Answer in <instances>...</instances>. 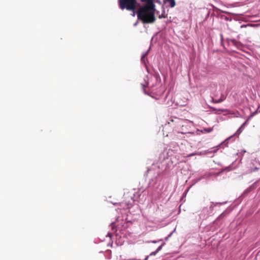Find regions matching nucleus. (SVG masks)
Here are the masks:
<instances>
[{"label":"nucleus","mask_w":260,"mask_h":260,"mask_svg":"<svg viewBox=\"0 0 260 260\" xmlns=\"http://www.w3.org/2000/svg\"><path fill=\"white\" fill-rule=\"evenodd\" d=\"M142 5L138 6L135 10H128L132 13L131 15L135 17L137 16L138 20L143 23H153L155 20V13L156 11L155 5L154 0H140Z\"/></svg>","instance_id":"obj_1"},{"label":"nucleus","mask_w":260,"mask_h":260,"mask_svg":"<svg viewBox=\"0 0 260 260\" xmlns=\"http://www.w3.org/2000/svg\"><path fill=\"white\" fill-rule=\"evenodd\" d=\"M119 8L121 10H135L140 5L137 0H118Z\"/></svg>","instance_id":"obj_2"},{"label":"nucleus","mask_w":260,"mask_h":260,"mask_svg":"<svg viewBox=\"0 0 260 260\" xmlns=\"http://www.w3.org/2000/svg\"><path fill=\"white\" fill-rule=\"evenodd\" d=\"M172 122H174L177 125L178 127L182 126L183 127L184 126V124L188 121L187 120H184L181 119H179L178 118H175L174 119L172 120Z\"/></svg>","instance_id":"obj_3"},{"label":"nucleus","mask_w":260,"mask_h":260,"mask_svg":"<svg viewBox=\"0 0 260 260\" xmlns=\"http://www.w3.org/2000/svg\"><path fill=\"white\" fill-rule=\"evenodd\" d=\"M208 210L207 207H204L199 214L200 218L203 219L206 218L208 214Z\"/></svg>","instance_id":"obj_4"},{"label":"nucleus","mask_w":260,"mask_h":260,"mask_svg":"<svg viewBox=\"0 0 260 260\" xmlns=\"http://www.w3.org/2000/svg\"><path fill=\"white\" fill-rule=\"evenodd\" d=\"M255 183H253L251 185H250L249 187H248L246 189L244 190L243 193L242 194V197H246L250 192L253 190L254 188Z\"/></svg>","instance_id":"obj_5"},{"label":"nucleus","mask_w":260,"mask_h":260,"mask_svg":"<svg viewBox=\"0 0 260 260\" xmlns=\"http://www.w3.org/2000/svg\"><path fill=\"white\" fill-rule=\"evenodd\" d=\"M165 4L168 5L170 7L173 8L176 5L175 0H163Z\"/></svg>","instance_id":"obj_6"},{"label":"nucleus","mask_w":260,"mask_h":260,"mask_svg":"<svg viewBox=\"0 0 260 260\" xmlns=\"http://www.w3.org/2000/svg\"><path fill=\"white\" fill-rule=\"evenodd\" d=\"M226 99V96L223 94H221V96H220V98L219 99V100H216V99H213L211 101V102L213 103H221L223 101H224Z\"/></svg>","instance_id":"obj_7"},{"label":"nucleus","mask_w":260,"mask_h":260,"mask_svg":"<svg viewBox=\"0 0 260 260\" xmlns=\"http://www.w3.org/2000/svg\"><path fill=\"white\" fill-rule=\"evenodd\" d=\"M150 48L145 52L143 53L141 56V61L144 63V64L145 65V66H147V59H145V57L147 55L149 51Z\"/></svg>","instance_id":"obj_8"},{"label":"nucleus","mask_w":260,"mask_h":260,"mask_svg":"<svg viewBox=\"0 0 260 260\" xmlns=\"http://www.w3.org/2000/svg\"><path fill=\"white\" fill-rule=\"evenodd\" d=\"M217 150V149H216L215 148H210L208 150H205L206 151V155H209V154H213L214 153H215V152H216Z\"/></svg>","instance_id":"obj_9"},{"label":"nucleus","mask_w":260,"mask_h":260,"mask_svg":"<svg viewBox=\"0 0 260 260\" xmlns=\"http://www.w3.org/2000/svg\"><path fill=\"white\" fill-rule=\"evenodd\" d=\"M165 243H162L161 245H160L155 251L152 252L148 256L155 255L161 249L162 246L164 245Z\"/></svg>","instance_id":"obj_10"},{"label":"nucleus","mask_w":260,"mask_h":260,"mask_svg":"<svg viewBox=\"0 0 260 260\" xmlns=\"http://www.w3.org/2000/svg\"><path fill=\"white\" fill-rule=\"evenodd\" d=\"M210 109H211L212 110V111H214V113L215 114H218V112H224V110H223V109H217L215 108H214L213 107H211V106H209V107Z\"/></svg>","instance_id":"obj_11"},{"label":"nucleus","mask_w":260,"mask_h":260,"mask_svg":"<svg viewBox=\"0 0 260 260\" xmlns=\"http://www.w3.org/2000/svg\"><path fill=\"white\" fill-rule=\"evenodd\" d=\"M247 124V121H245L241 126L239 128V129L237 130V133L238 134H240L242 132L243 129L244 128V127Z\"/></svg>","instance_id":"obj_12"},{"label":"nucleus","mask_w":260,"mask_h":260,"mask_svg":"<svg viewBox=\"0 0 260 260\" xmlns=\"http://www.w3.org/2000/svg\"><path fill=\"white\" fill-rule=\"evenodd\" d=\"M145 81L146 83V86L149 87L150 88V89H151V90H152V88L154 86L153 84H151L150 81H146V80H145Z\"/></svg>","instance_id":"obj_13"},{"label":"nucleus","mask_w":260,"mask_h":260,"mask_svg":"<svg viewBox=\"0 0 260 260\" xmlns=\"http://www.w3.org/2000/svg\"><path fill=\"white\" fill-rule=\"evenodd\" d=\"M141 85L142 86V88L143 89V91H144V93L145 94H148V95H149L150 94V92H152L153 91H146V89H145V84H141Z\"/></svg>","instance_id":"obj_14"},{"label":"nucleus","mask_w":260,"mask_h":260,"mask_svg":"<svg viewBox=\"0 0 260 260\" xmlns=\"http://www.w3.org/2000/svg\"><path fill=\"white\" fill-rule=\"evenodd\" d=\"M224 171H230V167H226L224 169H222L220 172H219L218 173H216L215 174L216 176H218L220 174V173H221L222 172H223Z\"/></svg>","instance_id":"obj_15"},{"label":"nucleus","mask_w":260,"mask_h":260,"mask_svg":"<svg viewBox=\"0 0 260 260\" xmlns=\"http://www.w3.org/2000/svg\"><path fill=\"white\" fill-rule=\"evenodd\" d=\"M227 215L225 211L223 212L216 219V220L223 218Z\"/></svg>","instance_id":"obj_16"},{"label":"nucleus","mask_w":260,"mask_h":260,"mask_svg":"<svg viewBox=\"0 0 260 260\" xmlns=\"http://www.w3.org/2000/svg\"><path fill=\"white\" fill-rule=\"evenodd\" d=\"M206 152L205 150H203L201 151L196 152L195 154L197 155H206Z\"/></svg>","instance_id":"obj_17"},{"label":"nucleus","mask_w":260,"mask_h":260,"mask_svg":"<svg viewBox=\"0 0 260 260\" xmlns=\"http://www.w3.org/2000/svg\"><path fill=\"white\" fill-rule=\"evenodd\" d=\"M167 17V16L165 14V10H164L162 12V13L161 14V15H159L158 16V18L159 19H161V18H166Z\"/></svg>","instance_id":"obj_18"},{"label":"nucleus","mask_w":260,"mask_h":260,"mask_svg":"<svg viewBox=\"0 0 260 260\" xmlns=\"http://www.w3.org/2000/svg\"><path fill=\"white\" fill-rule=\"evenodd\" d=\"M213 131V128L212 127H208V128H205L203 129V131L207 133H210L212 131Z\"/></svg>","instance_id":"obj_19"},{"label":"nucleus","mask_w":260,"mask_h":260,"mask_svg":"<svg viewBox=\"0 0 260 260\" xmlns=\"http://www.w3.org/2000/svg\"><path fill=\"white\" fill-rule=\"evenodd\" d=\"M258 112H260V106H258L257 109L255 111H254L253 112H252L251 114L254 116L256 114H257Z\"/></svg>","instance_id":"obj_20"},{"label":"nucleus","mask_w":260,"mask_h":260,"mask_svg":"<svg viewBox=\"0 0 260 260\" xmlns=\"http://www.w3.org/2000/svg\"><path fill=\"white\" fill-rule=\"evenodd\" d=\"M233 136H231V137H229L228 139H226L223 142V144L225 145V146H227L228 145V141L231 139Z\"/></svg>","instance_id":"obj_21"},{"label":"nucleus","mask_w":260,"mask_h":260,"mask_svg":"<svg viewBox=\"0 0 260 260\" xmlns=\"http://www.w3.org/2000/svg\"><path fill=\"white\" fill-rule=\"evenodd\" d=\"M231 42L233 43V44L235 45H237L238 44H239L238 42L235 39H231Z\"/></svg>","instance_id":"obj_22"},{"label":"nucleus","mask_w":260,"mask_h":260,"mask_svg":"<svg viewBox=\"0 0 260 260\" xmlns=\"http://www.w3.org/2000/svg\"><path fill=\"white\" fill-rule=\"evenodd\" d=\"M253 117V115L251 113L248 117L247 118V120L245 121H247V123H248V121L252 117Z\"/></svg>","instance_id":"obj_23"},{"label":"nucleus","mask_w":260,"mask_h":260,"mask_svg":"<svg viewBox=\"0 0 260 260\" xmlns=\"http://www.w3.org/2000/svg\"><path fill=\"white\" fill-rule=\"evenodd\" d=\"M155 2L159 5L161 4V2L160 0H154V3Z\"/></svg>","instance_id":"obj_24"},{"label":"nucleus","mask_w":260,"mask_h":260,"mask_svg":"<svg viewBox=\"0 0 260 260\" xmlns=\"http://www.w3.org/2000/svg\"><path fill=\"white\" fill-rule=\"evenodd\" d=\"M139 20H138V19H137V20L136 21V22L135 23H134V25H134V26H135H135H136L138 25V23H139Z\"/></svg>","instance_id":"obj_25"},{"label":"nucleus","mask_w":260,"mask_h":260,"mask_svg":"<svg viewBox=\"0 0 260 260\" xmlns=\"http://www.w3.org/2000/svg\"><path fill=\"white\" fill-rule=\"evenodd\" d=\"M258 169H259V168H257V167H255L254 168H253V169L252 170V171H256V170H258Z\"/></svg>","instance_id":"obj_26"},{"label":"nucleus","mask_w":260,"mask_h":260,"mask_svg":"<svg viewBox=\"0 0 260 260\" xmlns=\"http://www.w3.org/2000/svg\"><path fill=\"white\" fill-rule=\"evenodd\" d=\"M172 234V233H171V234H170V235H169L167 237H166V238H165V240H167L169 239V237H170L171 236Z\"/></svg>","instance_id":"obj_27"},{"label":"nucleus","mask_w":260,"mask_h":260,"mask_svg":"<svg viewBox=\"0 0 260 260\" xmlns=\"http://www.w3.org/2000/svg\"><path fill=\"white\" fill-rule=\"evenodd\" d=\"M153 78H154L155 80H158V77L157 76H154Z\"/></svg>","instance_id":"obj_28"},{"label":"nucleus","mask_w":260,"mask_h":260,"mask_svg":"<svg viewBox=\"0 0 260 260\" xmlns=\"http://www.w3.org/2000/svg\"><path fill=\"white\" fill-rule=\"evenodd\" d=\"M160 241H161V240H158V241H152L151 242L153 243H157V242H159Z\"/></svg>","instance_id":"obj_29"},{"label":"nucleus","mask_w":260,"mask_h":260,"mask_svg":"<svg viewBox=\"0 0 260 260\" xmlns=\"http://www.w3.org/2000/svg\"><path fill=\"white\" fill-rule=\"evenodd\" d=\"M196 155V154H195V152H194V153H192L190 154L188 156H193V155Z\"/></svg>","instance_id":"obj_30"},{"label":"nucleus","mask_w":260,"mask_h":260,"mask_svg":"<svg viewBox=\"0 0 260 260\" xmlns=\"http://www.w3.org/2000/svg\"><path fill=\"white\" fill-rule=\"evenodd\" d=\"M114 222H112L111 224V228L112 229H114Z\"/></svg>","instance_id":"obj_31"},{"label":"nucleus","mask_w":260,"mask_h":260,"mask_svg":"<svg viewBox=\"0 0 260 260\" xmlns=\"http://www.w3.org/2000/svg\"><path fill=\"white\" fill-rule=\"evenodd\" d=\"M221 41L222 42L223 40V35L222 34H220Z\"/></svg>","instance_id":"obj_32"},{"label":"nucleus","mask_w":260,"mask_h":260,"mask_svg":"<svg viewBox=\"0 0 260 260\" xmlns=\"http://www.w3.org/2000/svg\"><path fill=\"white\" fill-rule=\"evenodd\" d=\"M246 25H242L241 26V28H242V27H246Z\"/></svg>","instance_id":"obj_33"},{"label":"nucleus","mask_w":260,"mask_h":260,"mask_svg":"<svg viewBox=\"0 0 260 260\" xmlns=\"http://www.w3.org/2000/svg\"><path fill=\"white\" fill-rule=\"evenodd\" d=\"M180 133H181V134H185L186 133L185 132H181Z\"/></svg>","instance_id":"obj_34"},{"label":"nucleus","mask_w":260,"mask_h":260,"mask_svg":"<svg viewBox=\"0 0 260 260\" xmlns=\"http://www.w3.org/2000/svg\"><path fill=\"white\" fill-rule=\"evenodd\" d=\"M213 208L212 205H211L210 207V208Z\"/></svg>","instance_id":"obj_35"}]
</instances>
